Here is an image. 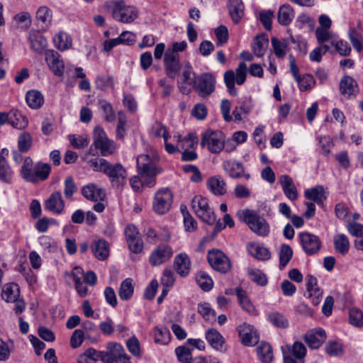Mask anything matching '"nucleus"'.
Returning a JSON list of instances; mask_svg holds the SVG:
<instances>
[{"label":"nucleus","instance_id":"1","mask_svg":"<svg viewBox=\"0 0 363 363\" xmlns=\"http://www.w3.org/2000/svg\"><path fill=\"white\" fill-rule=\"evenodd\" d=\"M88 166L94 171L104 173L114 186L121 187L126 182L127 172L121 163L113 164L108 160H88Z\"/></svg>","mask_w":363,"mask_h":363},{"label":"nucleus","instance_id":"2","mask_svg":"<svg viewBox=\"0 0 363 363\" xmlns=\"http://www.w3.org/2000/svg\"><path fill=\"white\" fill-rule=\"evenodd\" d=\"M236 216L240 221L244 222L250 230L257 236L266 238L269 235V223L255 210L249 208L239 210Z\"/></svg>","mask_w":363,"mask_h":363},{"label":"nucleus","instance_id":"3","mask_svg":"<svg viewBox=\"0 0 363 363\" xmlns=\"http://www.w3.org/2000/svg\"><path fill=\"white\" fill-rule=\"evenodd\" d=\"M50 171L51 167L47 163L25 160L21 167V175L26 182L38 183L47 179Z\"/></svg>","mask_w":363,"mask_h":363},{"label":"nucleus","instance_id":"4","mask_svg":"<svg viewBox=\"0 0 363 363\" xmlns=\"http://www.w3.org/2000/svg\"><path fill=\"white\" fill-rule=\"evenodd\" d=\"M109 8L113 18L123 23H131L139 17L138 9L133 5L127 4L123 0L111 1Z\"/></svg>","mask_w":363,"mask_h":363},{"label":"nucleus","instance_id":"5","mask_svg":"<svg viewBox=\"0 0 363 363\" xmlns=\"http://www.w3.org/2000/svg\"><path fill=\"white\" fill-rule=\"evenodd\" d=\"M201 145L213 154H218L223 150L226 152V140L224 134L219 130H208L203 133Z\"/></svg>","mask_w":363,"mask_h":363},{"label":"nucleus","instance_id":"6","mask_svg":"<svg viewBox=\"0 0 363 363\" xmlns=\"http://www.w3.org/2000/svg\"><path fill=\"white\" fill-rule=\"evenodd\" d=\"M172 142L178 143L180 151L182 150V159H196L198 155L195 152L199 144L197 135L194 133H189L182 136L177 133L172 136Z\"/></svg>","mask_w":363,"mask_h":363},{"label":"nucleus","instance_id":"7","mask_svg":"<svg viewBox=\"0 0 363 363\" xmlns=\"http://www.w3.org/2000/svg\"><path fill=\"white\" fill-rule=\"evenodd\" d=\"M247 72V67L246 64L240 62L235 71L230 69L224 73V82L231 96H237L238 89L235 88V84L238 85L243 84L246 80Z\"/></svg>","mask_w":363,"mask_h":363},{"label":"nucleus","instance_id":"8","mask_svg":"<svg viewBox=\"0 0 363 363\" xmlns=\"http://www.w3.org/2000/svg\"><path fill=\"white\" fill-rule=\"evenodd\" d=\"M93 145L104 157L112 155L116 149L115 142L108 138L104 130L100 126H96L94 129Z\"/></svg>","mask_w":363,"mask_h":363},{"label":"nucleus","instance_id":"9","mask_svg":"<svg viewBox=\"0 0 363 363\" xmlns=\"http://www.w3.org/2000/svg\"><path fill=\"white\" fill-rule=\"evenodd\" d=\"M191 208L196 216L203 222L209 225L216 222V215L210 207L206 198L200 195L195 196L191 201Z\"/></svg>","mask_w":363,"mask_h":363},{"label":"nucleus","instance_id":"10","mask_svg":"<svg viewBox=\"0 0 363 363\" xmlns=\"http://www.w3.org/2000/svg\"><path fill=\"white\" fill-rule=\"evenodd\" d=\"M137 166L140 175L144 179L145 185L150 188L155 186L156 184L155 177L162 172V169L157 167L152 160H149L143 164H140L138 160Z\"/></svg>","mask_w":363,"mask_h":363},{"label":"nucleus","instance_id":"11","mask_svg":"<svg viewBox=\"0 0 363 363\" xmlns=\"http://www.w3.org/2000/svg\"><path fill=\"white\" fill-rule=\"evenodd\" d=\"M208 261L215 270L220 273L225 274L231 268L229 258L219 250H209L208 252Z\"/></svg>","mask_w":363,"mask_h":363},{"label":"nucleus","instance_id":"12","mask_svg":"<svg viewBox=\"0 0 363 363\" xmlns=\"http://www.w3.org/2000/svg\"><path fill=\"white\" fill-rule=\"evenodd\" d=\"M173 200V196L168 188H162L158 190L154 198L153 208L158 214H164L170 208Z\"/></svg>","mask_w":363,"mask_h":363},{"label":"nucleus","instance_id":"13","mask_svg":"<svg viewBox=\"0 0 363 363\" xmlns=\"http://www.w3.org/2000/svg\"><path fill=\"white\" fill-rule=\"evenodd\" d=\"M298 237L302 248L308 255L316 254L320 250L321 242L317 235L303 232L299 233Z\"/></svg>","mask_w":363,"mask_h":363},{"label":"nucleus","instance_id":"14","mask_svg":"<svg viewBox=\"0 0 363 363\" xmlns=\"http://www.w3.org/2000/svg\"><path fill=\"white\" fill-rule=\"evenodd\" d=\"M173 255L172 247L166 244L158 245L150 255L149 262L152 266H159L168 261Z\"/></svg>","mask_w":363,"mask_h":363},{"label":"nucleus","instance_id":"15","mask_svg":"<svg viewBox=\"0 0 363 363\" xmlns=\"http://www.w3.org/2000/svg\"><path fill=\"white\" fill-rule=\"evenodd\" d=\"M45 62L51 72L57 77H62L65 72V63L60 55L53 50L45 52Z\"/></svg>","mask_w":363,"mask_h":363},{"label":"nucleus","instance_id":"16","mask_svg":"<svg viewBox=\"0 0 363 363\" xmlns=\"http://www.w3.org/2000/svg\"><path fill=\"white\" fill-rule=\"evenodd\" d=\"M196 89L202 96L212 93L215 89L216 79L210 73H204L195 80Z\"/></svg>","mask_w":363,"mask_h":363},{"label":"nucleus","instance_id":"17","mask_svg":"<svg viewBox=\"0 0 363 363\" xmlns=\"http://www.w3.org/2000/svg\"><path fill=\"white\" fill-rule=\"evenodd\" d=\"M307 291L306 297L311 298L314 306H318L323 296V291L318 286L317 279L313 275L308 274L306 277Z\"/></svg>","mask_w":363,"mask_h":363},{"label":"nucleus","instance_id":"18","mask_svg":"<svg viewBox=\"0 0 363 363\" xmlns=\"http://www.w3.org/2000/svg\"><path fill=\"white\" fill-rule=\"evenodd\" d=\"M340 90L345 98H355L359 93V86L354 79L346 75L340 82Z\"/></svg>","mask_w":363,"mask_h":363},{"label":"nucleus","instance_id":"19","mask_svg":"<svg viewBox=\"0 0 363 363\" xmlns=\"http://www.w3.org/2000/svg\"><path fill=\"white\" fill-rule=\"evenodd\" d=\"M239 335L241 338L242 343L245 346H253L258 343L259 336L253 326L243 323L238 328Z\"/></svg>","mask_w":363,"mask_h":363},{"label":"nucleus","instance_id":"20","mask_svg":"<svg viewBox=\"0 0 363 363\" xmlns=\"http://www.w3.org/2000/svg\"><path fill=\"white\" fill-rule=\"evenodd\" d=\"M164 65L167 75L174 79L180 67L179 55L170 52H165Z\"/></svg>","mask_w":363,"mask_h":363},{"label":"nucleus","instance_id":"21","mask_svg":"<svg viewBox=\"0 0 363 363\" xmlns=\"http://www.w3.org/2000/svg\"><path fill=\"white\" fill-rule=\"evenodd\" d=\"M45 208L55 214H61L65 208V202L60 191H55L50 194L45 201Z\"/></svg>","mask_w":363,"mask_h":363},{"label":"nucleus","instance_id":"22","mask_svg":"<svg viewBox=\"0 0 363 363\" xmlns=\"http://www.w3.org/2000/svg\"><path fill=\"white\" fill-rule=\"evenodd\" d=\"M82 195L88 200L97 202L103 201L106 197V191L95 184H89L82 189Z\"/></svg>","mask_w":363,"mask_h":363},{"label":"nucleus","instance_id":"23","mask_svg":"<svg viewBox=\"0 0 363 363\" xmlns=\"http://www.w3.org/2000/svg\"><path fill=\"white\" fill-rule=\"evenodd\" d=\"M223 167L225 172L232 178H240L242 176L246 179L250 178L249 174H245L242 164L238 160H225Z\"/></svg>","mask_w":363,"mask_h":363},{"label":"nucleus","instance_id":"24","mask_svg":"<svg viewBox=\"0 0 363 363\" xmlns=\"http://www.w3.org/2000/svg\"><path fill=\"white\" fill-rule=\"evenodd\" d=\"M248 253L258 260L265 261L271 257L269 250L263 244L252 242L246 245Z\"/></svg>","mask_w":363,"mask_h":363},{"label":"nucleus","instance_id":"25","mask_svg":"<svg viewBox=\"0 0 363 363\" xmlns=\"http://www.w3.org/2000/svg\"><path fill=\"white\" fill-rule=\"evenodd\" d=\"M253 107L254 104L251 98L243 99L233 111L235 121L238 122L242 121L252 111Z\"/></svg>","mask_w":363,"mask_h":363},{"label":"nucleus","instance_id":"26","mask_svg":"<svg viewBox=\"0 0 363 363\" xmlns=\"http://www.w3.org/2000/svg\"><path fill=\"white\" fill-rule=\"evenodd\" d=\"M325 331L323 329L318 328L305 335L304 340L308 347L312 349L319 348L325 340Z\"/></svg>","mask_w":363,"mask_h":363},{"label":"nucleus","instance_id":"27","mask_svg":"<svg viewBox=\"0 0 363 363\" xmlns=\"http://www.w3.org/2000/svg\"><path fill=\"white\" fill-rule=\"evenodd\" d=\"M174 267L181 277H186L191 269V261L186 253H180L174 257Z\"/></svg>","mask_w":363,"mask_h":363},{"label":"nucleus","instance_id":"28","mask_svg":"<svg viewBox=\"0 0 363 363\" xmlns=\"http://www.w3.org/2000/svg\"><path fill=\"white\" fill-rule=\"evenodd\" d=\"M280 184L285 196L291 201L298 199V193L292 179L286 175H281Z\"/></svg>","mask_w":363,"mask_h":363},{"label":"nucleus","instance_id":"29","mask_svg":"<svg viewBox=\"0 0 363 363\" xmlns=\"http://www.w3.org/2000/svg\"><path fill=\"white\" fill-rule=\"evenodd\" d=\"M194 81V73L193 72L192 67L187 64L185 65L181 80L178 82L180 91L183 94H188L190 91V86Z\"/></svg>","mask_w":363,"mask_h":363},{"label":"nucleus","instance_id":"30","mask_svg":"<svg viewBox=\"0 0 363 363\" xmlns=\"http://www.w3.org/2000/svg\"><path fill=\"white\" fill-rule=\"evenodd\" d=\"M206 340L215 350L221 351L223 349L225 339L223 336L214 328H210L206 331Z\"/></svg>","mask_w":363,"mask_h":363},{"label":"nucleus","instance_id":"31","mask_svg":"<svg viewBox=\"0 0 363 363\" xmlns=\"http://www.w3.org/2000/svg\"><path fill=\"white\" fill-rule=\"evenodd\" d=\"M91 252L99 260L104 261L109 255V246L104 239L95 240L91 245Z\"/></svg>","mask_w":363,"mask_h":363},{"label":"nucleus","instance_id":"32","mask_svg":"<svg viewBox=\"0 0 363 363\" xmlns=\"http://www.w3.org/2000/svg\"><path fill=\"white\" fill-rule=\"evenodd\" d=\"M269 46V38L265 34L257 35L252 44L253 53L258 57L264 56Z\"/></svg>","mask_w":363,"mask_h":363},{"label":"nucleus","instance_id":"33","mask_svg":"<svg viewBox=\"0 0 363 363\" xmlns=\"http://www.w3.org/2000/svg\"><path fill=\"white\" fill-rule=\"evenodd\" d=\"M230 16L235 23H238L244 16L245 6L242 0H228Z\"/></svg>","mask_w":363,"mask_h":363},{"label":"nucleus","instance_id":"34","mask_svg":"<svg viewBox=\"0 0 363 363\" xmlns=\"http://www.w3.org/2000/svg\"><path fill=\"white\" fill-rule=\"evenodd\" d=\"M207 186L216 196H222L226 192V184L220 176L209 178L207 181Z\"/></svg>","mask_w":363,"mask_h":363},{"label":"nucleus","instance_id":"35","mask_svg":"<svg viewBox=\"0 0 363 363\" xmlns=\"http://www.w3.org/2000/svg\"><path fill=\"white\" fill-rule=\"evenodd\" d=\"M30 48L36 52H42L47 47V40L38 30H31L29 34Z\"/></svg>","mask_w":363,"mask_h":363},{"label":"nucleus","instance_id":"36","mask_svg":"<svg viewBox=\"0 0 363 363\" xmlns=\"http://www.w3.org/2000/svg\"><path fill=\"white\" fill-rule=\"evenodd\" d=\"M295 16V12L289 4L281 5L278 11V22L282 26H288L291 23Z\"/></svg>","mask_w":363,"mask_h":363},{"label":"nucleus","instance_id":"37","mask_svg":"<svg viewBox=\"0 0 363 363\" xmlns=\"http://www.w3.org/2000/svg\"><path fill=\"white\" fill-rule=\"evenodd\" d=\"M304 196L306 199L311 200L318 205L322 204L327 198L325 190L321 186L306 189L304 192Z\"/></svg>","mask_w":363,"mask_h":363},{"label":"nucleus","instance_id":"38","mask_svg":"<svg viewBox=\"0 0 363 363\" xmlns=\"http://www.w3.org/2000/svg\"><path fill=\"white\" fill-rule=\"evenodd\" d=\"M27 105L33 109L40 108L44 104V96L40 91L32 89L26 94Z\"/></svg>","mask_w":363,"mask_h":363},{"label":"nucleus","instance_id":"39","mask_svg":"<svg viewBox=\"0 0 363 363\" xmlns=\"http://www.w3.org/2000/svg\"><path fill=\"white\" fill-rule=\"evenodd\" d=\"M20 296V288L15 283L6 284L1 291V297L6 302H13Z\"/></svg>","mask_w":363,"mask_h":363},{"label":"nucleus","instance_id":"40","mask_svg":"<svg viewBox=\"0 0 363 363\" xmlns=\"http://www.w3.org/2000/svg\"><path fill=\"white\" fill-rule=\"evenodd\" d=\"M55 46L57 49L64 51L72 48V39L66 32H58L53 38Z\"/></svg>","mask_w":363,"mask_h":363},{"label":"nucleus","instance_id":"41","mask_svg":"<svg viewBox=\"0 0 363 363\" xmlns=\"http://www.w3.org/2000/svg\"><path fill=\"white\" fill-rule=\"evenodd\" d=\"M247 139V133L243 130L235 132L231 138L226 140V152H230L235 150L238 145L244 143Z\"/></svg>","mask_w":363,"mask_h":363},{"label":"nucleus","instance_id":"42","mask_svg":"<svg viewBox=\"0 0 363 363\" xmlns=\"http://www.w3.org/2000/svg\"><path fill=\"white\" fill-rule=\"evenodd\" d=\"M257 354L262 363H271L273 359L272 349L269 344L262 342L257 347Z\"/></svg>","mask_w":363,"mask_h":363},{"label":"nucleus","instance_id":"43","mask_svg":"<svg viewBox=\"0 0 363 363\" xmlns=\"http://www.w3.org/2000/svg\"><path fill=\"white\" fill-rule=\"evenodd\" d=\"M134 292L133 279L127 278L121 284L118 296L121 300L128 301L131 298Z\"/></svg>","mask_w":363,"mask_h":363},{"label":"nucleus","instance_id":"44","mask_svg":"<svg viewBox=\"0 0 363 363\" xmlns=\"http://www.w3.org/2000/svg\"><path fill=\"white\" fill-rule=\"evenodd\" d=\"M36 18L39 23L48 28L50 26L52 19V12L47 6H40L36 12Z\"/></svg>","mask_w":363,"mask_h":363},{"label":"nucleus","instance_id":"45","mask_svg":"<svg viewBox=\"0 0 363 363\" xmlns=\"http://www.w3.org/2000/svg\"><path fill=\"white\" fill-rule=\"evenodd\" d=\"M334 245L335 250L338 253L344 255L349 251L350 242L345 235L338 234L334 237Z\"/></svg>","mask_w":363,"mask_h":363},{"label":"nucleus","instance_id":"46","mask_svg":"<svg viewBox=\"0 0 363 363\" xmlns=\"http://www.w3.org/2000/svg\"><path fill=\"white\" fill-rule=\"evenodd\" d=\"M235 292L242 308L247 313H253L255 311V307L248 298L246 292L239 287L236 289Z\"/></svg>","mask_w":363,"mask_h":363},{"label":"nucleus","instance_id":"47","mask_svg":"<svg viewBox=\"0 0 363 363\" xmlns=\"http://www.w3.org/2000/svg\"><path fill=\"white\" fill-rule=\"evenodd\" d=\"M155 330V342L161 345H167L171 340V333L169 330L166 328H160L156 326Z\"/></svg>","mask_w":363,"mask_h":363},{"label":"nucleus","instance_id":"48","mask_svg":"<svg viewBox=\"0 0 363 363\" xmlns=\"http://www.w3.org/2000/svg\"><path fill=\"white\" fill-rule=\"evenodd\" d=\"M196 281L203 291H208L213 288V281L212 279L204 272H199L196 274Z\"/></svg>","mask_w":363,"mask_h":363},{"label":"nucleus","instance_id":"49","mask_svg":"<svg viewBox=\"0 0 363 363\" xmlns=\"http://www.w3.org/2000/svg\"><path fill=\"white\" fill-rule=\"evenodd\" d=\"M272 45L275 55L278 58H283L289 50L288 44L285 41H281L277 38H272Z\"/></svg>","mask_w":363,"mask_h":363},{"label":"nucleus","instance_id":"50","mask_svg":"<svg viewBox=\"0 0 363 363\" xmlns=\"http://www.w3.org/2000/svg\"><path fill=\"white\" fill-rule=\"evenodd\" d=\"M300 91H305L313 89L315 84V81L313 75L305 74L300 76L296 80Z\"/></svg>","mask_w":363,"mask_h":363},{"label":"nucleus","instance_id":"51","mask_svg":"<svg viewBox=\"0 0 363 363\" xmlns=\"http://www.w3.org/2000/svg\"><path fill=\"white\" fill-rule=\"evenodd\" d=\"M315 37L319 44H323L328 41H332L336 39V35L330 30V28H320L315 30Z\"/></svg>","mask_w":363,"mask_h":363},{"label":"nucleus","instance_id":"52","mask_svg":"<svg viewBox=\"0 0 363 363\" xmlns=\"http://www.w3.org/2000/svg\"><path fill=\"white\" fill-rule=\"evenodd\" d=\"M9 123L15 128L24 129L28 126V121L26 116L20 112L16 111L10 116Z\"/></svg>","mask_w":363,"mask_h":363},{"label":"nucleus","instance_id":"53","mask_svg":"<svg viewBox=\"0 0 363 363\" xmlns=\"http://www.w3.org/2000/svg\"><path fill=\"white\" fill-rule=\"evenodd\" d=\"M349 322L357 328L363 326V312L357 308H352L349 310Z\"/></svg>","mask_w":363,"mask_h":363},{"label":"nucleus","instance_id":"54","mask_svg":"<svg viewBox=\"0 0 363 363\" xmlns=\"http://www.w3.org/2000/svg\"><path fill=\"white\" fill-rule=\"evenodd\" d=\"M315 20L306 13L299 14L295 22V26L300 29L305 26H308L309 28L313 30L315 28Z\"/></svg>","mask_w":363,"mask_h":363},{"label":"nucleus","instance_id":"55","mask_svg":"<svg viewBox=\"0 0 363 363\" xmlns=\"http://www.w3.org/2000/svg\"><path fill=\"white\" fill-rule=\"evenodd\" d=\"M70 144L75 148H82L88 145L89 140L85 135L72 134L67 136Z\"/></svg>","mask_w":363,"mask_h":363},{"label":"nucleus","instance_id":"56","mask_svg":"<svg viewBox=\"0 0 363 363\" xmlns=\"http://www.w3.org/2000/svg\"><path fill=\"white\" fill-rule=\"evenodd\" d=\"M12 179V170L6 160H0V181L10 183Z\"/></svg>","mask_w":363,"mask_h":363},{"label":"nucleus","instance_id":"57","mask_svg":"<svg viewBox=\"0 0 363 363\" xmlns=\"http://www.w3.org/2000/svg\"><path fill=\"white\" fill-rule=\"evenodd\" d=\"M198 312L206 320L213 321L215 320L216 313L208 303H199Z\"/></svg>","mask_w":363,"mask_h":363},{"label":"nucleus","instance_id":"58","mask_svg":"<svg viewBox=\"0 0 363 363\" xmlns=\"http://www.w3.org/2000/svg\"><path fill=\"white\" fill-rule=\"evenodd\" d=\"M348 35L354 49L358 52H361L363 50V39L354 28L349 30Z\"/></svg>","mask_w":363,"mask_h":363},{"label":"nucleus","instance_id":"59","mask_svg":"<svg viewBox=\"0 0 363 363\" xmlns=\"http://www.w3.org/2000/svg\"><path fill=\"white\" fill-rule=\"evenodd\" d=\"M270 322L277 328H285L288 326L289 322L287 318L279 312H272L269 315Z\"/></svg>","mask_w":363,"mask_h":363},{"label":"nucleus","instance_id":"60","mask_svg":"<svg viewBox=\"0 0 363 363\" xmlns=\"http://www.w3.org/2000/svg\"><path fill=\"white\" fill-rule=\"evenodd\" d=\"M290 351L300 363H304L303 359L306 354V348L302 342H295Z\"/></svg>","mask_w":363,"mask_h":363},{"label":"nucleus","instance_id":"61","mask_svg":"<svg viewBox=\"0 0 363 363\" xmlns=\"http://www.w3.org/2000/svg\"><path fill=\"white\" fill-rule=\"evenodd\" d=\"M250 279L260 286H265L267 284L266 275L258 269H252L248 271Z\"/></svg>","mask_w":363,"mask_h":363},{"label":"nucleus","instance_id":"62","mask_svg":"<svg viewBox=\"0 0 363 363\" xmlns=\"http://www.w3.org/2000/svg\"><path fill=\"white\" fill-rule=\"evenodd\" d=\"M325 350L328 354L333 357L340 356L343 353L342 344L337 341H329L325 345Z\"/></svg>","mask_w":363,"mask_h":363},{"label":"nucleus","instance_id":"63","mask_svg":"<svg viewBox=\"0 0 363 363\" xmlns=\"http://www.w3.org/2000/svg\"><path fill=\"white\" fill-rule=\"evenodd\" d=\"M178 359L184 363H190L192 360L191 350L186 346H180L175 350Z\"/></svg>","mask_w":363,"mask_h":363},{"label":"nucleus","instance_id":"64","mask_svg":"<svg viewBox=\"0 0 363 363\" xmlns=\"http://www.w3.org/2000/svg\"><path fill=\"white\" fill-rule=\"evenodd\" d=\"M293 255V250L288 245H283L281 247L279 254V264L281 267H285L291 260Z\"/></svg>","mask_w":363,"mask_h":363}]
</instances>
